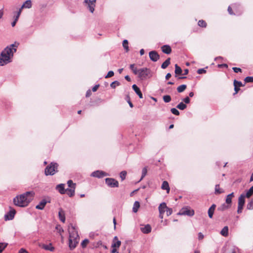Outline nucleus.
Segmentation results:
<instances>
[{
	"instance_id": "ea45409f",
	"label": "nucleus",
	"mask_w": 253,
	"mask_h": 253,
	"mask_svg": "<svg viewBox=\"0 0 253 253\" xmlns=\"http://www.w3.org/2000/svg\"><path fill=\"white\" fill-rule=\"evenodd\" d=\"M247 209L250 210L253 209V199L247 204Z\"/></svg>"
},
{
	"instance_id": "dca6fc26",
	"label": "nucleus",
	"mask_w": 253,
	"mask_h": 253,
	"mask_svg": "<svg viewBox=\"0 0 253 253\" xmlns=\"http://www.w3.org/2000/svg\"><path fill=\"white\" fill-rule=\"evenodd\" d=\"M49 201H47L45 199H42L40 203L36 206V209L42 210L44 209L45 206L47 203H49Z\"/></svg>"
},
{
	"instance_id": "1a4fd4ad",
	"label": "nucleus",
	"mask_w": 253,
	"mask_h": 253,
	"mask_svg": "<svg viewBox=\"0 0 253 253\" xmlns=\"http://www.w3.org/2000/svg\"><path fill=\"white\" fill-rule=\"evenodd\" d=\"M16 213V211L14 209L10 207V210L4 215V219L5 220H12Z\"/></svg>"
},
{
	"instance_id": "774afa93",
	"label": "nucleus",
	"mask_w": 253,
	"mask_h": 253,
	"mask_svg": "<svg viewBox=\"0 0 253 253\" xmlns=\"http://www.w3.org/2000/svg\"><path fill=\"white\" fill-rule=\"evenodd\" d=\"M125 79H126V81H127L128 82H130V81H131V79H130V77H129V76H128V75L126 76L125 77Z\"/></svg>"
},
{
	"instance_id": "c756f323",
	"label": "nucleus",
	"mask_w": 253,
	"mask_h": 253,
	"mask_svg": "<svg viewBox=\"0 0 253 253\" xmlns=\"http://www.w3.org/2000/svg\"><path fill=\"white\" fill-rule=\"evenodd\" d=\"M253 194V186H252L248 191H247L245 196L249 198H250V197H251L252 196V195Z\"/></svg>"
},
{
	"instance_id": "c03bdc74",
	"label": "nucleus",
	"mask_w": 253,
	"mask_h": 253,
	"mask_svg": "<svg viewBox=\"0 0 253 253\" xmlns=\"http://www.w3.org/2000/svg\"><path fill=\"white\" fill-rule=\"evenodd\" d=\"M88 242H89V241L88 239H85L84 240H83L81 243V246H82V248H85L87 244L88 243Z\"/></svg>"
},
{
	"instance_id": "f3484780",
	"label": "nucleus",
	"mask_w": 253,
	"mask_h": 253,
	"mask_svg": "<svg viewBox=\"0 0 253 253\" xmlns=\"http://www.w3.org/2000/svg\"><path fill=\"white\" fill-rule=\"evenodd\" d=\"M162 51L167 54H169L171 52V48L169 45H164L161 47Z\"/></svg>"
},
{
	"instance_id": "f8f14e48",
	"label": "nucleus",
	"mask_w": 253,
	"mask_h": 253,
	"mask_svg": "<svg viewBox=\"0 0 253 253\" xmlns=\"http://www.w3.org/2000/svg\"><path fill=\"white\" fill-rule=\"evenodd\" d=\"M72 231L69 230V239H80L79 236L78 234V232L76 230L75 227L72 226Z\"/></svg>"
},
{
	"instance_id": "338daca9",
	"label": "nucleus",
	"mask_w": 253,
	"mask_h": 253,
	"mask_svg": "<svg viewBox=\"0 0 253 253\" xmlns=\"http://www.w3.org/2000/svg\"><path fill=\"white\" fill-rule=\"evenodd\" d=\"M171 75L170 73H168L166 76V79L169 80L171 77Z\"/></svg>"
},
{
	"instance_id": "a19ab883",
	"label": "nucleus",
	"mask_w": 253,
	"mask_h": 253,
	"mask_svg": "<svg viewBox=\"0 0 253 253\" xmlns=\"http://www.w3.org/2000/svg\"><path fill=\"white\" fill-rule=\"evenodd\" d=\"M126 171H122L121 172L120 174V176L122 179V180H124L125 178H126Z\"/></svg>"
},
{
	"instance_id": "680f3d73",
	"label": "nucleus",
	"mask_w": 253,
	"mask_h": 253,
	"mask_svg": "<svg viewBox=\"0 0 253 253\" xmlns=\"http://www.w3.org/2000/svg\"><path fill=\"white\" fill-rule=\"evenodd\" d=\"M234 90H235V93H234V94H236V93H238V91H239V90H240V88H239V87H238V86L237 85H236V84H234Z\"/></svg>"
},
{
	"instance_id": "72a5a7b5",
	"label": "nucleus",
	"mask_w": 253,
	"mask_h": 253,
	"mask_svg": "<svg viewBox=\"0 0 253 253\" xmlns=\"http://www.w3.org/2000/svg\"><path fill=\"white\" fill-rule=\"evenodd\" d=\"M186 107L187 106L186 104H184L183 102H180L177 105L176 108L180 110H183L186 108Z\"/></svg>"
},
{
	"instance_id": "a878e982",
	"label": "nucleus",
	"mask_w": 253,
	"mask_h": 253,
	"mask_svg": "<svg viewBox=\"0 0 253 253\" xmlns=\"http://www.w3.org/2000/svg\"><path fill=\"white\" fill-rule=\"evenodd\" d=\"M170 58H168L166 59V61L162 64L161 68L164 69L167 68L170 63Z\"/></svg>"
},
{
	"instance_id": "e2e57ef3",
	"label": "nucleus",
	"mask_w": 253,
	"mask_h": 253,
	"mask_svg": "<svg viewBox=\"0 0 253 253\" xmlns=\"http://www.w3.org/2000/svg\"><path fill=\"white\" fill-rule=\"evenodd\" d=\"M99 84H96L95 85V86H94L92 88V90L93 91V92H95L96 91L98 88L99 87Z\"/></svg>"
},
{
	"instance_id": "393cba45",
	"label": "nucleus",
	"mask_w": 253,
	"mask_h": 253,
	"mask_svg": "<svg viewBox=\"0 0 253 253\" xmlns=\"http://www.w3.org/2000/svg\"><path fill=\"white\" fill-rule=\"evenodd\" d=\"M230 207V206L227 204H223L220 207H219L217 210L219 211H224Z\"/></svg>"
},
{
	"instance_id": "f704fd0d",
	"label": "nucleus",
	"mask_w": 253,
	"mask_h": 253,
	"mask_svg": "<svg viewBox=\"0 0 253 253\" xmlns=\"http://www.w3.org/2000/svg\"><path fill=\"white\" fill-rule=\"evenodd\" d=\"M198 26L201 27L206 28L207 27V23L203 20H199L198 22Z\"/></svg>"
},
{
	"instance_id": "4be33fe9",
	"label": "nucleus",
	"mask_w": 253,
	"mask_h": 253,
	"mask_svg": "<svg viewBox=\"0 0 253 253\" xmlns=\"http://www.w3.org/2000/svg\"><path fill=\"white\" fill-rule=\"evenodd\" d=\"M58 216L59 219L62 222H65V213L64 211L62 210V209H60L59 210V212H58Z\"/></svg>"
},
{
	"instance_id": "de8ad7c7",
	"label": "nucleus",
	"mask_w": 253,
	"mask_h": 253,
	"mask_svg": "<svg viewBox=\"0 0 253 253\" xmlns=\"http://www.w3.org/2000/svg\"><path fill=\"white\" fill-rule=\"evenodd\" d=\"M244 81L246 83H252L253 82V77H247L244 79Z\"/></svg>"
},
{
	"instance_id": "4c0bfd02",
	"label": "nucleus",
	"mask_w": 253,
	"mask_h": 253,
	"mask_svg": "<svg viewBox=\"0 0 253 253\" xmlns=\"http://www.w3.org/2000/svg\"><path fill=\"white\" fill-rule=\"evenodd\" d=\"M67 184L68 187L70 188H72L73 187L76 188V183H74L72 180H69L67 181Z\"/></svg>"
},
{
	"instance_id": "cd10ccee",
	"label": "nucleus",
	"mask_w": 253,
	"mask_h": 253,
	"mask_svg": "<svg viewBox=\"0 0 253 253\" xmlns=\"http://www.w3.org/2000/svg\"><path fill=\"white\" fill-rule=\"evenodd\" d=\"M140 207L139 203L138 201H135L133 204L132 208V211L134 212H136L138 211V209Z\"/></svg>"
},
{
	"instance_id": "6ab92c4d",
	"label": "nucleus",
	"mask_w": 253,
	"mask_h": 253,
	"mask_svg": "<svg viewBox=\"0 0 253 253\" xmlns=\"http://www.w3.org/2000/svg\"><path fill=\"white\" fill-rule=\"evenodd\" d=\"M167 208V206L165 203H161L159 207V213L162 214H164L165 212L166 211V209Z\"/></svg>"
},
{
	"instance_id": "5701e85b",
	"label": "nucleus",
	"mask_w": 253,
	"mask_h": 253,
	"mask_svg": "<svg viewBox=\"0 0 253 253\" xmlns=\"http://www.w3.org/2000/svg\"><path fill=\"white\" fill-rule=\"evenodd\" d=\"M246 197L244 194L240 195L238 199V205L244 206L245 200V198Z\"/></svg>"
},
{
	"instance_id": "c85d7f7f",
	"label": "nucleus",
	"mask_w": 253,
	"mask_h": 253,
	"mask_svg": "<svg viewBox=\"0 0 253 253\" xmlns=\"http://www.w3.org/2000/svg\"><path fill=\"white\" fill-rule=\"evenodd\" d=\"M182 70L181 68L178 66L177 64L175 65V73L177 75H181L182 74Z\"/></svg>"
},
{
	"instance_id": "aec40b11",
	"label": "nucleus",
	"mask_w": 253,
	"mask_h": 253,
	"mask_svg": "<svg viewBox=\"0 0 253 253\" xmlns=\"http://www.w3.org/2000/svg\"><path fill=\"white\" fill-rule=\"evenodd\" d=\"M75 187H73L72 188H67L66 189V192H67V194L70 197H72L74 196L75 193Z\"/></svg>"
},
{
	"instance_id": "5fc2aeb1",
	"label": "nucleus",
	"mask_w": 253,
	"mask_h": 253,
	"mask_svg": "<svg viewBox=\"0 0 253 253\" xmlns=\"http://www.w3.org/2000/svg\"><path fill=\"white\" fill-rule=\"evenodd\" d=\"M234 84L237 85L239 87L243 85L241 82L237 81L235 80L234 81Z\"/></svg>"
},
{
	"instance_id": "3c124183",
	"label": "nucleus",
	"mask_w": 253,
	"mask_h": 253,
	"mask_svg": "<svg viewBox=\"0 0 253 253\" xmlns=\"http://www.w3.org/2000/svg\"><path fill=\"white\" fill-rule=\"evenodd\" d=\"M207 71L204 68L199 69L197 70V73L199 74H205Z\"/></svg>"
},
{
	"instance_id": "09e8293b",
	"label": "nucleus",
	"mask_w": 253,
	"mask_h": 253,
	"mask_svg": "<svg viewBox=\"0 0 253 253\" xmlns=\"http://www.w3.org/2000/svg\"><path fill=\"white\" fill-rule=\"evenodd\" d=\"M7 244L0 243V253H1L3 250L6 247Z\"/></svg>"
},
{
	"instance_id": "423d86ee",
	"label": "nucleus",
	"mask_w": 253,
	"mask_h": 253,
	"mask_svg": "<svg viewBox=\"0 0 253 253\" xmlns=\"http://www.w3.org/2000/svg\"><path fill=\"white\" fill-rule=\"evenodd\" d=\"M96 0H84V5L88 9V10L93 13L94 11L95 6Z\"/></svg>"
},
{
	"instance_id": "2f4dec72",
	"label": "nucleus",
	"mask_w": 253,
	"mask_h": 253,
	"mask_svg": "<svg viewBox=\"0 0 253 253\" xmlns=\"http://www.w3.org/2000/svg\"><path fill=\"white\" fill-rule=\"evenodd\" d=\"M222 192H223V191L222 189L219 188V185L216 184L215 186V193L216 194H219L222 193Z\"/></svg>"
},
{
	"instance_id": "f03ea898",
	"label": "nucleus",
	"mask_w": 253,
	"mask_h": 253,
	"mask_svg": "<svg viewBox=\"0 0 253 253\" xmlns=\"http://www.w3.org/2000/svg\"><path fill=\"white\" fill-rule=\"evenodd\" d=\"M34 193L33 191L26 192L17 196L13 199V203L15 206L20 207H25L33 200Z\"/></svg>"
},
{
	"instance_id": "49530a36",
	"label": "nucleus",
	"mask_w": 253,
	"mask_h": 253,
	"mask_svg": "<svg viewBox=\"0 0 253 253\" xmlns=\"http://www.w3.org/2000/svg\"><path fill=\"white\" fill-rule=\"evenodd\" d=\"M170 111L173 114L175 115L178 116L179 115V112L176 108H171Z\"/></svg>"
},
{
	"instance_id": "8fccbe9b",
	"label": "nucleus",
	"mask_w": 253,
	"mask_h": 253,
	"mask_svg": "<svg viewBox=\"0 0 253 253\" xmlns=\"http://www.w3.org/2000/svg\"><path fill=\"white\" fill-rule=\"evenodd\" d=\"M166 213L167 216H169L170 214H171L172 212V210L171 208H169L167 207V208L166 209Z\"/></svg>"
},
{
	"instance_id": "9d476101",
	"label": "nucleus",
	"mask_w": 253,
	"mask_h": 253,
	"mask_svg": "<svg viewBox=\"0 0 253 253\" xmlns=\"http://www.w3.org/2000/svg\"><path fill=\"white\" fill-rule=\"evenodd\" d=\"M180 215H186L189 216H192L194 214V211L190 210L187 208H182L178 213Z\"/></svg>"
},
{
	"instance_id": "412c9836",
	"label": "nucleus",
	"mask_w": 253,
	"mask_h": 253,
	"mask_svg": "<svg viewBox=\"0 0 253 253\" xmlns=\"http://www.w3.org/2000/svg\"><path fill=\"white\" fill-rule=\"evenodd\" d=\"M161 188L163 190H166L167 193H169L170 191V188L169 186V183L167 181H164L163 182Z\"/></svg>"
},
{
	"instance_id": "e433bc0d",
	"label": "nucleus",
	"mask_w": 253,
	"mask_h": 253,
	"mask_svg": "<svg viewBox=\"0 0 253 253\" xmlns=\"http://www.w3.org/2000/svg\"><path fill=\"white\" fill-rule=\"evenodd\" d=\"M43 248L46 250L50 251H53L54 250V247H52L51 244L49 245H44L43 246Z\"/></svg>"
},
{
	"instance_id": "6e6d98bb",
	"label": "nucleus",
	"mask_w": 253,
	"mask_h": 253,
	"mask_svg": "<svg viewBox=\"0 0 253 253\" xmlns=\"http://www.w3.org/2000/svg\"><path fill=\"white\" fill-rule=\"evenodd\" d=\"M243 207H244V206H242V205H238L237 212L238 213H241L242 212V210L243 209Z\"/></svg>"
},
{
	"instance_id": "0e129e2a",
	"label": "nucleus",
	"mask_w": 253,
	"mask_h": 253,
	"mask_svg": "<svg viewBox=\"0 0 253 253\" xmlns=\"http://www.w3.org/2000/svg\"><path fill=\"white\" fill-rule=\"evenodd\" d=\"M18 253H28L27 252V251L26 250L22 248L19 251Z\"/></svg>"
},
{
	"instance_id": "9b49d317",
	"label": "nucleus",
	"mask_w": 253,
	"mask_h": 253,
	"mask_svg": "<svg viewBox=\"0 0 253 253\" xmlns=\"http://www.w3.org/2000/svg\"><path fill=\"white\" fill-rule=\"evenodd\" d=\"M150 59L153 62L157 61L160 58V55L155 50H153L149 53Z\"/></svg>"
},
{
	"instance_id": "864d4df0",
	"label": "nucleus",
	"mask_w": 253,
	"mask_h": 253,
	"mask_svg": "<svg viewBox=\"0 0 253 253\" xmlns=\"http://www.w3.org/2000/svg\"><path fill=\"white\" fill-rule=\"evenodd\" d=\"M114 75V72L113 71H110L109 72H108V74L105 77V78H110V77L113 76Z\"/></svg>"
},
{
	"instance_id": "79ce46f5",
	"label": "nucleus",
	"mask_w": 253,
	"mask_h": 253,
	"mask_svg": "<svg viewBox=\"0 0 253 253\" xmlns=\"http://www.w3.org/2000/svg\"><path fill=\"white\" fill-rule=\"evenodd\" d=\"M147 172V169H146V168L145 167L142 169V175H141V177L140 178V180H141L146 176Z\"/></svg>"
},
{
	"instance_id": "c9c22d12",
	"label": "nucleus",
	"mask_w": 253,
	"mask_h": 253,
	"mask_svg": "<svg viewBox=\"0 0 253 253\" xmlns=\"http://www.w3.org/2000/svg\"><path fill=\"white\" fill-rule=\"evenodd\" d=\"M163 100L166 103H169V102L171 100V97L170 95H164L163 97Z\"/></svg>"
},
{
	"instance_id": "0eeeda50",
	"label": "nucleus",
	"mask_w": 253,
	"mask_h": 253,
	"mask_svg": "<svg viewBox=\"0 0 253 253\" xmlns=\"http://www.w3.org/2000/svg\"><path fill=\"white\" fill-rule=\"evenodd\" d=\"M106 184L111 188L119 187V182L117 180L112 178H106L105 179Z\"/></svg>"
},
{
	"instance_id": "bb28decb",
	"label": "nucleus",
	"mask_w": 253,
	"mask_h": 253,
	"mask_svg": "<svg viewBox=\"0 0 253 253\" xmlns=\"http://www.w3.org/2000/svg\"><path fill=\"white\" fill-rule=\"evenodd\" d=\"M31 6H32L31 1L30 0H27L22 5L21 8H23L24 7L29 8L31 7Z\"/></svg>"
},
{
	"instance_id": "6e6552de",
	"label": "nucleus",
	"mask_w": 253,
	"mask_h": 253,
	"mask_svg": "<svg viewBox=\"0 0 253 253\" xmlns=\"http://www.w3.org/2000/svg\"><path fill=\"white\" fill-rule=\"evenodd\" d=\"M108 175H109L108 173H107L103 171L99 170H95V171L92 172L90 174L91 176L94 177H97L98 178H100L104 176H108Z\"/></svg>"
},
{
	"instance_id": "2eb2a0df",
	"label": "nucleus",
	"mask_w": 253,
	"mask_h": 253,
	"mask_svg": "<svg viewBox=\"0 0 253 253\" xmlns=\"http://www.w3.org/2000/svg\"><path fill=\"white\" fill-rule=\"evenodd\" d=\"M152 230L151 226L149 224H146L143 227L140 228L141 231L144 234H148L151 232Z\"/></svg>"
},
{
	"instance_id": "58836bf2",
	"label": "nucleus",
	"mask_w": 253,
	"mask_h": 253,
	"mask_svg": "<svg viewBox=\"0 0 253 253\" xmlns=\"http://www.w3.org/2000/svg\"><path fill=\"white\" fill-rule=\"evenodd\" d=\"M120 85V83L119 82L117 81H115L113 82H112L111 84H110V86L112 88H116V87L117 86H119Z\"/></svg>"
},
{
	"instance_id": "37998d69",
	"label": "nucleus",
	"mask_w": 253,
	"mask_h": 253,
	"mask_svg": "<svg viewBox=\"0 0 253 253\" xmlns=\"http://www.w3.org/2000/svg\"><path fill=\"white\" fill-rule=\"evenodd\" d=\"M121 242L119 240L116 241V242H114L112 245V247L113 248H119L121 245Z\"/></svg>"
},
{
	"instance_id": "473e14b6",
	"label": "nucleus",
	"mask_w": 253,
	"mask_h": 253,
	"mask_svg": "<svg viewBox=\"0 0 253 253\" xmlns=\"http://www.w3.org/2000/svg\"><path fill=\"white\" fill-rule=\"evenodd\" d=\"M128 41L126 40H124L123 42V45L126 52H128L129 50V47L128 46Z\"/></svg>"
},
{
	"instance_id": "bf43d9fd",
	"label": "nucleus",
	"mask_w": 253,
	"mask_h": 253,
	"mask_svg": "<svg viewBox=\"0 0 253 253\" xmlns=\"http://www.w3.org/2000/svg\"><path fill=\"white\" fill-rule=\"evenodd\" d=\"M183 101L186 104H188L190 101V99L189 98V97L187 96L185 98H183Z\"/></svg>"
},
{
	"instance_id": "7ed1b4c3",
	"label": "nucleus",
	"mask_w": 253,
	"mask_h": 253,
	"mask_svg": "<svg viewBox=\"0 0 253 253\" xmlns=\"http://www.w3.org/2000/svg\"><path fill=\"white\" fill-rule=\"evenodd\" d=\"M152 76V71L150 69L147 68L139 69V73L138 77L141 80H145L147 78H150Z\"/></svg>"
},
{
	"instance_id": "13d9d810",
	"label": "nucleus",
	"mask_w": 253,
	"mask_h": 253,
	"mask_svg": "<svg viewBox=\"0 0 253 253\" xmlns=\"http://www.w3.org/2000/svg\"><path fill=\"white\" fill-rule=\"evenodd\" d=\"M132 71L135 75H137L138 76L139 73V69H137L135 67L133 70H132Z\"/></svg>"
},
{
	"instance_id": "f257e3e1",
	"label": "nucleus",
	"mask_w": 253,
	"mask_h": 253,
	"mask_svg": "<svg viewBox=\"0 0 253 253\" xmlns=\"http://www.w3.org/2000/svg\"><path fill=\"white\" fill-rule=\"evenodd\" d=\"M16 47L14 43L4 49L0 56V66H4L12 61L11 58L13 56V53L16 51Z\"/></svg>"
},
{
	"instance_id": "7c9ffc66",
	"label": "nucleus",
	"mask_w": 253,
	"mask_h": 253,
	"mask_svg": "<svg viewBox=\"0 0 253 253\" xmlns=\"http://www.w3.org/2000/svg\"><path fill=\"white\" fill-rule=\"evenodd\" d=\"M186 87L187 86L186 84L180 85L177 88V90L178 92L181 93L185 90Z\"/></svg>"
},
{
	"instance_id": "4d7b16f0",
	"label": "nucleus",
	"mask_w": 253,
	"mask_h": 253,
	"mask_svg": "<svg viewBox=\"0 0 253 253\" xmlns=\"http://www.w3.org/2000/svg\"><path fill=\"white\" fill-rule=\"evenodd\" d=\"M232 69L235 73L241 72L242 71L241 69L238 67H233Z\"/></svg>"
},
{
	"instance_id": "39448f33",
	"label": "nucleus",
	"mask_w": 253,
	"mask_h": 253,
	"mask_svg": "<svg viewBox=\"0 0 253 253\" xmlns=\"http://www.w3.org/2000/svg\"><path fill=\"white\" fill-rule=\"evenodd\" d=\"M233 7L235 10V13L233 12L232 7L230 6H229L228 7V11L230 15H239L242 13V8L240 5L235 3L233 5Z\"/></svg>"
},
{
	"instance_id": "a18cd8bd",
	"label": "nucleus",
	"mask_w": 253,
	"mask_h": 253,
	"mask_svg": "<svg viewBox=\"0 0 253 253\" xmlns=\"http://www.w3.org/2000/svg\"><path fill=\"white\" fill-rule=\"evenodd\" d=\"M214 211L210 208L208 210V215L210 218H212Z\"/></svg>"
},
{
	"instance_id": "20e7f679",
	"label": "nucleus",
	"mask_w": 253,
	"mask_h": 253,
	"mask_svg": "<svg viewBox=\"0 0 253 253\" xmlns=\"http://www.w3.org/2000/svg\"><path fill=\"white\" fill-rule=\"evenodd\" d=\"M58 165L56 163H51L49 166L45 169V174L46 175H53L57 172Z\"/></svg>"
},
{
	"instance_id": "052dcab7",
	"label": "nucleus",
	"mask_w": 253,
	"mask_h": 253,
	"mask_svg": "<svg viewBox=\"0 0 253 253\" xmlns=\"http://www.w3.org/2000/svg\"><path fill=\"white\" fill-rule=\"evenodd\" d=\"M204 238V235L201 232H199L198 233V239L199 240H201L203 239Z\"/></svg>"
},
{
	"instance_id": "4468645a",
	"label": "nucleus",
	"mask_w": 253,
	"mask_h": 253,
	"mask_svg": "<svg viewBox=\"0 0 253 253\" xmlns=\"http://www.w3.org/2000/svg\"><path fill=\"white\" fill-rule=\"evenodd\" d=\"M55 189L61 194H64L66 193V189H65V184L61 183L56 185Z\"/></svg>"
},
{
	"instance_id": "ddd939ff",
	"label": "nucleus",
	"mask_w": 253,
	"mask_h": 253,
	"mask_svg": "<svg viewBox=\"0 0 253 253\" xmlns=\"http://www.w3.org/2000/svg\"><path fill=\"white\" fill-rule=\"evenodd\" d=\"M80 239H69V247L71 250H73L79 243Z\"/></svg>"
},
{
	"instance_id": "603ef678",
	"label": "nucleus",
	"mask_w": 253,
	"mask_h": 253,
	"mask_svg": "<svg viewBox=\"0 0 253 253\" xmlns=\"http://www.w3.org/2000/svg\"><path fill=\"white\" fill-rule=\"evenodd\" d=\"M232 203V199L228 197V196H227L226 198V204L230 205L231 206V204Z\"/></svg>"
},
{
	"instance_id": "b1692460",
	"label": "nucleus",
	"mask_w": 253,
	"mask_h": 253,
	"mask_svg": "<svg viewBox=\"0 0 253 253\" xmlns=\"http://www.w3.org/2000/svg\"><path fill=\"white\" fill-rule=\"evenodd\" d=\"M220 234L224 237H227L228 235V227L224 226L220 231Z\"/></svg>"
},
{
	"instance_id": "a211bd4d",
	"label": "nucleus",
	"mask_w": 253,
	"mask_h": 253,
	"mask_svg": "<svg viewBox=\"0 0 253 253\" xmlns=\"http://www.w3.org/2000/svg\"><path fill=\"white\" fill-rule=\"evenodd\" d=\"M132 88L133 89V90L135 91V92L138 95L139 97L140 98H143V94L139 89V88L136 85V84H133L132 86Z\"/></svg>"
},
{
	"instance_id": "69168bd1",
	"label": "nucleus",
	"mask_w": 253,
	"mask_h": 253,
	"mask_svg": "<svg viewBox=\"0 0 253 253\" xmlns=\"http://www.w3.org/2000/svg\"><path fill=\"white\" fill-rule=\"evenodd\" d=\"M91 94V91L90 90H88L86 92L85 96L86 97H89Z\"/></svg>"
}]
</instances>
